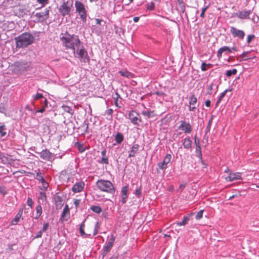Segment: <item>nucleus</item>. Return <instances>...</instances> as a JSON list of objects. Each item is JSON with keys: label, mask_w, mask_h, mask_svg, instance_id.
I'll return each instance as SVG.
<instances>
[{"label": "nucleus", "mask_w": 259, "mask_h": 259, "mask_svg": "<svg viewBox=\"0 0 259 259\" xmlns=\"http://www.w3.org/2000/svg\"><path fill=\"white\" fill-rule=\"evenodd\" d=\"M100 162L101 163L108 164V159L107 156L102 157Z\"/></svg>", "instance_id": "obj_43"}, {"label": "nucleus", "mask_w": 259, "mask_h": 259, "mask_svg": "<svg viewBox=\"0 0 259 259\" xmlns=\"http://www.w3.org/2000/svg\"><path fill=\"white\" fill-rule=\"evenodd\" d=\"M123 139L124 138L123 135L119 132H118L115 136V140L116 143L118 144H121L123 141Z\"/></svg>", "instance_id": "obj_23"}, {"label": "nucleus", "mask_w": 259, "mask_h": 259, "mask_svg": "<svg viewBox=\"0 0 259 259\" xmlns=\"http://www.w3.org/2000/svg\"><path fill=\"white\" fill-rule=\"evenodd\" d=\"M69 213V209L68 205H66L65 207L63 209V211L61 214V218H64L65 217L66 214Z\"/></svg>", "instance_id": "obj_30"}, {"label": "nucleus", "mask_w": 259, "mask_h": 259, "mask_svg": "<svg viewBox=\"0 0 259 259\" xmlns=\"http://www.w3.org/2000/svg\"><path fill=\"white\" fill-rule=\"evenodd\" d=\"M211 121H212V119H210L209 120V122H208V124L206 128V134L209 132V131H210V126H211Z\"/></svg>", "instance_id": "obj_46"}, {"label": "nucleus", "mask_w": 259, "mask_h": 259, "mask_svg": "<svg viewBox=\"0 0 259 259\" xmlns=\"http://www.w3.org/2000/svg\"><path fill=\"white\" fill-rule=\"evenodd\" d=\"M75 7L76 11L78 13L81 19L83 21H85L87 18V13L84 5L80 2L75 1Z\"/></svg>", "instance_id": "obj_6"}, {"label": "nucleus", "mask_w": 259, "mask_h": 259, "mask_svg": "<svg viewBox=\"0 0 259 259\" xmlns=\"http://www.w3.org/2000/svg\"><path fill=\"white\" fill-rule=\"evenodd\" d=\"M42 103L44 104L43 107L39 110H36L35 111V114L38 113H43L45 111L46 107L48 106V101L47 99H44V103Z\"/></svg>", "instance_id": "obj_24"}, {"label": "nucleus", "mask_w": 259, "mask_h": 259, "mask_svg": "<svg viewBox=\"0 0 259 259\" xmlns=\"http://www.w3.org/2000/svg\"><path fill=\"white\" fill-rule=\"evenodd\" d=\"M203 210H200V211H199L197 214H196L195 215V219L196 220H199L201 218H202V215H203Z\"/></svg>", "instance_id": "obj_38"}, {"label": "nucleus", "mask_w": 259, "mask_h": 259, "mask_svg": "<svg viewBox=\"0 0 259 259\" xmlns=\"http://www.w3.org/2000/svg\"><path fill=\"white\" fill-rule=\"evenodd\" d=\"M237 69H233V70H227L226 73V75L228 77L231 76L232 75H235L237 73Z\"/></svg>", "instance_id": "obj_27"}, {"label": "nucleus", "mask_w": 259, "mask_h": 259, "mask_svg": "<svg viewBox=\"0 0 259 259\" xmlns=\"http://www.w3.org/2000/svg\"><path fill=\"white\" fill-rule=\"evenodd\" d=\"M210 100H207L206 101H205V106H207V107H209L210 106Z\"/></svg>", "instance_id": "obj_63"}, {"label": "nucleus", "mask_w": 259, "mask_h": 259, "mask_svg": "<svg viewBox=\"0 0 259 259\" xmlns=\"http://www.w3.org/2000/svg\"><path fill=\"white\" fill-rule=\"evenodd\" d=\"M206 66L210 68L211 66L210 64H206L205 62H202L201 66V69L202 71H205L207 70Z\"/></svg>", "instance_id": "obj_32"}, {"label": "nucleus", "mask_w": 259, "mask_h": 259, "mask_svg": "<svg viewBox=\"0 0 259 259\" xmlns=\"http://www.w3.org/2000/svg\"><path fill=\"white\" fill-rule=\"evenodd\" d=\"M84 187V183L83 182H79L75 184L72 188V191L74 193L81 192Z\"/></svg>", "instance_id": "obj_14"}, {"label": "nucleus", "mask_w": 259, "mask_h": 259, "mask_svg": "<svg viewBox=\"0 0 259 259\" xmlns=\"http://www.w3.org/2000/svg\"><path fill=\"white\" fill-rule=\"evenodd\" d=\"M153 113L152 111H151L147 109H145L144 110H143L142 111V114L148 118H149L151 116V114Z\"/></svg>", "instance_id": "obj_26"}, {"label": "nucleus", "mask_w": 259, "mask_h": 259, "mask_svg": "<svg viewBox=\"0 0 259 259\" xmlns=\"http://www.w3.org/2000/svg\"><path fill=\"white\" fill-rule=\"evenodd\" d=\"M37 153L42 159L45 160H49L52 156V153L47 149L43 150L41 152Z\"/></svg>", "instance_id": "obj_13"}, {"label": "nucleus", "mask_w": 259, "mask_h": 259, "mask_svg": "<svg viewBox=\"0 0 259 259\" xmlns=\"http://www.w3.org/2000/svg\"><path fill=\"white\" fill-rule=\"evenodd\" d=\"M60 40L66 49H71L72 50L81 43L78 35L75 34L70 35L67 32L64 35L60 36Z\"/></svg>", "instance_id": "obj_1"}, {"label": "nucleus", "mask_w": 259, "mask_h": 259, "mask_svg": "<svg viewBox=\"0 0 259 259\" xmlns=\"http://www.w3.org/2000/svg\"><path fill=\"white\" fill-rule=\"evenodd\" d=\"M183 144L185 148L189 149L191 147L192 141L190 140V138H186L184 139Z\"/></svg>", "instance_id": "obj_22"}, {"label": "nucleus", "mask_w": 259, "mask_h": 259, "mask_svg": "<svg viewBox=\"0 0 259 259\" xmlns=\"http://www.w3.org/2000/svg\"><path fill=\"white\" fill-rule=\"evenodd\" d=\"M221 49H222V50L224 52L226 51V52L231 53L230 48H229L228 47L224 46V47H222Z\"/></svg>", "instance_id": "obj_52"}, {"label": "nucleus", "mask_w": 259, "mask_h": 259, "mask_svg": "<svg viewBox=\"0 0 259 259\" xmlns=\"http://www.w3.org/2000/svg\"><path fill=\"white\" fill-rule=\"evenodd\" d=\"M25 205L24 204L23 206V207L20 209L19 210V212L16 214L14 219L12 221V225H16L20 221V220L21 219L22 220L23 219V218H22V215L23 213V210L24 208H25Z\"/></svg>", "instance_id": "obj_17"}, {"label": "nucleus", "mask_w": 259, "mask_h": 259, "mask_svg": "<svg viewBox=\"0 0 259 259\" xmlns=\"http://www.w3.org/2000/svg\"><path fill=\"white\" fill-rule=\"evenodd\" d=\"M128 118L134 124L136 125H139V124L138 122L141 121L139 113L134 110H132L129 113Z\"/></svg>", "instance_id": "obj_8"}, {"label": "nucleus", "mask_w": 259, "mask_h": 259, "mask_svg": "<svg viewBox=\"0 0 259 259\" xmlns=\"http://www.w3.org/2000/svg\"><path fill=\"white\" fill-rule=\"evenodd\" d=\"M147 8V9L151 10V11L153 10L155 8L154 3L153 2H151L149 4H148Z\"/></svg>", "instance_id": "obj_40"}, {"label": "nucleus", "mask_w": 259, "mask_h": 259, "mask_svg": "<svg viewBox=\"0 0 259 259\" xmlns=\"http://www.w3.org/2000/svg\"><path fill=\"white\" fill-rule=\"evenodd\" d=\"M41 182L42 183V187L45 189H47L49 186V184L45 180H44V181H41Z\"/></svg>", "instance_id": "obj_51"}, {"label": "nucleus", "mask_w": 259, "mask_h": 259, "mask_svg": "<svg viewBox=\"0 0 259 259\" xmlns=\"http://www.w3.org/2000/svg\"><path fill=\"white\" fill-rule=\"evenodd\" d=\"M181 124L179 126V129L184 132L185 133L189 134L192 131V126L189 123L185 121H181Z\"/></svg>", "instance_id": "obj_11"}, {"label": "nucleus", "mask_w": 259, "mask_h": 259, "mask_svg": "<svg viewBox=\"0 0 259 259\" xmlns=\"http://www.w3.org/2000/svg\"><path fill=\"white\" fill-rule=\"evenodd\" d=\"M193 214V213L188 214L185 216L182 222H179L177 223L178 226H184L188 223V222L190 220L191 217Z\"/></svg>", "instance_id": "obj_19"}, {"label": "nucleus", "mask_w": 259, "mask_h": 259, "mask_svg": "<svg viewBox=\"0 0 259 259\" xmlns=\"http://www.w3.org/2000/svg\"><path fill=\"white\" fill-rule=\"evenodd\" d=\"M113 113V110L112 109H109L106 111V114L107 115H111Z\"/></svg>", "instance_id": "obj_62"}, {"label": "nucleus", "mask_w": 259, "mask_h": 259, "mask_svg": "<svg viewBox=\"0 0 259 259\" xmlns=\"http://www.w3.org/2000/svg\"><path fill=\"white\" fill-rule=\"evenodd\" d=\"M194 142H195V144L196 146V149L197 150L198 148L200 149V146L199 144V140L198 139V140L197 139L196 136L195 137Z\"/></svg>", "instance_id": "obj_47"}, {"label": "nucleus", "mask_w": 259, "mask_h": 259, "mask_svg": "<svg viewBox=\"0 0 259 259\" xmlns=\"http://www.w3.org/2000/svg\"><path fill=\"white\" fill-rule=\"evenodd\" d=\"M224 52L223 51L222 49H221V48L218 50V53H217V56L219 58H220L222 57V53H223Z\"/></svg>", "instance_id": "obj_56"}, {"label": "nucleus", "mask_w": 259, "mask_h": 259, "mask_svg": "<svg viewBox=\"0 0 259 259\" xmlns=\"http://www.w3.org/2000/svg\"><path fill=\"white\" fill-rule=\"evenodd\" d=\"M37 2L44 6L49 3V0H36Z\"/></svg>", "instance_id": "obj_44"}, {"label": "nucleus", "mask_w": 259, "mask_h": 259, "mask_svg": "<svg viewBox=\"0 0 259 259\" xmlns=\"http://www.w3.org/2000/svg\"><path fill=\"white\" fill-rule=\"evenodd\" d=\"M141 193V190L140 188H137L135 191V195L139 196Z\"/></svg>", "instance_id": "obj_58"}, {"label": "nucleus", "mask_w": 259, "mask_h": 259, "mask_svg": "<svg viewBox=\"0 0 259 259\" xmlns=\"http://www.w3.org/2000/svg\"><path fill=\"white\" fill-rule=\"evenodd\" d=\"M35 179H37V180L41 182L42 181H44L45 179L44 178V177L42 176V174L41 173L37 172L36 175V176L35 177Z\"/></svg>", "instance_id": "obj_35"}, {"label": "nucleus", "mask_w": 259, "mask_h": 259, "mask_svg": "<svg viewBox=\"0 0 259 259\" xmlns=\"http://www.w3.org/2000/svg\"><path fill=\"white\" fill-rule=\"evenodd\" d=\"M74 56L78 58L81 62H88L90 61L87 51L82 45L81 42L73 50Z\"/></svg>", "instance_id": "obj_3"}, {"label": "nucleus", "mask_w": 259, "mask_h": 259, "mask_svg": "<svg viewBox=\"0 0 259 259\" xmlns=\"http://www.w3.org/2000/svg\"><path fill=\"white\" fill-rule=\"evenodd\" d=\"M248 52H244L241 55H240L239 57L242 59H244L245 57H247V55L248 54Z\"/></svg>", "instance_id": "obj_57"}, {"label": "nucleus", "mask_w": 259, "mask_h": 259, "mask_svg": "<svg viewBox=\"0 0 259 259\" xmlns=\"http://www.w3.org/2000/svg\"><path fill=\"white\" fill-rule=\"evenodd\" d=\"M6 130V128L5 125H3L0 126V134L2 137H4L7 135V132Z\"/></svg>", "instance_id": "obj_28"}, {"label": "nucleus", "mask_w": 259, "mask_h": 259, "mask_svg": "<svg viewBox=\"0 0 259 259\" xmlns=\"http://www.w3.org/2000/svg\"><path fill=\"white\" fill-rule=\"evenodd\" d=\"M84 221H83V222L80 224V227H79V232L80 233V235L81 236L83 237V238H87V237H89L90 236V234H88L87 233H85L84 231V228L85 227V225H84Z\"/></svg>", "instance_id": "obj_21"}, {"label": "nucleus", "mask_w": 259, "mask_h": 259, "mask_svg": "<svg viewBox=\"0 0 259 259\" xmlns=\"http://www.w3.org/2000/svg\"><path fill=\"white\" fill-rule=\"evenodd\" d=\"M127 197V195H121V202L122 204L125 203Z\"/></svg>", "instance_id": "obj_53"}, {"label": "nucleus", "mask_w": 259, "mask_h": 259, "mask_svg": "<svg viewBox=\"0 0 259 259\" xmlns=\"http://www.w3.org/2000/svg\"><path fill=\"white\" fill-rule=\"evenodd\" d=\"M230 32L234 37H237L243 39L245 36V32L241 30H239L233 26L230 27Z\"/></svg>", "instance_id": "obj_9"}, {"label": "nucleus", "mask_w": 259, "mask_h": 259, "mask_svg": "<svg viewBox=\"0 0 259 259\" xmlns=\"http://www.w3.org/2000/svg\"><path fill=\"white\" fill-rule=\"evenodd\" d=\"M73 6L72 2H64L60 5L59 8V12L61 15L65 16L70 15V13Z\"/></svg>", "instance_id": "obj_5"}, {"label": "nucleus", "mask_w": 259, "mask_h": 259, "mask_svg": "<svg viewBox=\"0 0 259 259\" xmlns=\"http://www.w3.org/2000/svg\"><path fill=\"white\" fill-rule=\"evenodd\" d=\"M112 242H107L103 248V251L102 253L103 258L110 251L113 246Z\"/></svg>", "instance_id": "obj_18"}, {"label": "nucleus", "mask_w": 259, "mask_h": 259, "mask_svg": "<svg viewBox=\"0 0 259 259\" xmlns=\"http://www.w3.org/2000/svg\"><path fill=\"white\" fill-rule=\"evenodd\" d=\"M6 111V107L5 104L1 103L0 104V112L2 113L5 114Z\"/></svg>", "instance_id": "obj_37"}, {"label": "nucleus", "mask_w": 259, "mask_h": 259, "mask_svg": "<svg viewBox=\"0 0 259 259\" xmlns=\"http://www.w3.org/2000/svg\"><path fill=\"white\" fill-rule=\"evenodd\" d=\"M96 186L102 191L112 194L115 192V188L113 185L109 181L99 180L97 182Z\"/></svg>", "instance_id": "obj_4"}, {"label": "nucleus", "mask_w": 259, "mask_h": 259, "mask_svg": "<svg viewBox=\"0 0 259 259\" xmlns=\"http://www.w3.org/2000/svg\"><path fill=\"white\" fill-rule=\"evenodd\" d=\"M35 210H36V213H37V214H41L42 212V207L40 204L36 206V207L35 208Z\"/></svg>", "instance_id": "obj_39"}, {"label": "nucleus", "mask_w": 259, "mask_h": 259, "mask_svg": "<svg viewBox=\"0 0 259 259\" xmlns=\"http://www.w3.org/2000/svg\"><path fill=\"white\" fill-rule=\"evenodd\" d=\"M80 203V200L79 199H75L74 201V204L75 206L77 207Z\"/></svg>", "instance_id": "obj_59"}, {"label": "nucleus", "mask_w": 259, "mask_h": 259, "mask_svg": "<svg viewBox=\"0 0 259 259\" xmlns=\"http://www.w3.org/2000/svg\"><path fill=\"white\" fill-rule=\"evenodd\" d=\"M225 179L228 182L241 179V174L239 172L230 173L228 176L225 178Z\"/></svg>", "instance_id": "obj_12"}, {"label": "nucleus", "mask_w": 259, "mask_h": 259, "mask_svg": "<svg viewBox=\"0 0 259 259\" xmlns=\"http://www.w3.org/2000/svg\"><path fill=\"white\" fill-rule=\"evenodd\" d=\"M15 40L17 48H25L33 42L34 37L28 32H25L15 37Z\"/></svg>", "instance_id": "obj_2"}, {"label": "nucleus", "mask_w": 259, "mask_h": 259, "mask_svg": "<svg viewBox=\"0 0 259 259\" xmlns=\"http://www.w3.org/2000/svg\"><path fill=\"white\" fill-rule=\"evenodd\" d=\"M255 38V35L253 34H249L247 36V44H250L252 40Z\"/></svg>", "instance_id": "obj_42"}, {"label": "nucleus", "mask_w": 259, "mask_h": 259, "mask_svg": "<svg viewBox=\"0 0 259 259\" xmlns=\"http://www.w3.org/2000/svg\"><path fill=\"white\" fill-rule=\"evenodd\" d=\"M42 232L40 230L39 232H38L36 235V236L34 237V238H40L42 236Z\"/></svg>", "instance_id": "obj_55"}, {"label": "nucleus", "mask_w": 259, "mask_h": 259, "mask_svg": "<svg viewBox=\"0 0 259 259\" xmlns=\"http://www.w3.org/2000/svg\"><path fill=\"white\" fill-rule=\"evenodd\" d=\"M171 155L169 154H167L164 158L163 161L158 163V167L162 170L165 169L167 167V164H168L171 160Z\"/></svg>", "instance_id": "obj_10"}, {"label": "nucleus", "mask_w": 259, "mask_h": 259, "mask_svg": "<svg viewBox=\"0 0 259 259\" xmlns=\"http://www.w3.org/2000/svg\"><path fill=\"white\" fill-rule=\"evenodd\" d=\"M128 191V186H125L122 188L121 195H127Z\"/></svg>", "instance_id": "obj_41"}, {"label": "nucleus", "mask_w": 259, "mask_h": 259, "mask_svg": "<svg viewBox=\"0 0 259 259\" xmlns=\"http://www.w3.org/2000/svg\"><path fill=\"white\" fill-rule=\"evenodd\" d=\"M27 205L30 206L31 208L32 207L33 201L32 199L29 197L27 199Z\"/></svg>", "instance_id": "obj_49"}, {"label": "nucleus", "mask_w": 259, "mask_h": 259, "mask_svg": "<svg viewBox=\"0 0 259 259\" xmlns=\"http://www.w3.org/2000/svg\"><path fill=\"white\" fill-rule=\"evenodd\" d=\"M54 199H55V201L56 203L57 202H62V199L60 197V196H56L55 197H54Z\"/></svg>", "instance_id": "obj_54"}, {"label": "nucleus", "mask_w": 259, "mask_h": 259, "mask_svg": "<svg viewBox=\"0 0 259 259\" xmlns=\"http://www.w3.org/2000/svg\"><path fill=\"white\" fill-rule=\"evenodd\" d=\"M119 73L121 75L126 77L127 78H130L132 76V73L128 71H120Z\"/></svg>", "instance_id": "obj_29"}, {"label": "nucleus", "mask_w": 259, "mask_h": 259, "mask_svg": "<svg viewBox=\"0 0 259 259\" xmlns=\"http://www.w3.org/2000/svg\"><path fill=\"white\" fill-rule=\"evenodd\" d=\"M251 13V10L238 11L236 13V16L240 19L249 18V15Z\"/></svg>", "instance_id": "obj_15"}, {"label": "nucleus", "mask_w": 259, "mask_h": 259, "mask_svg": "<svg viewBox=\"0 0 259 259\" xmlns=\"http://www.w3.org/2000/svg\"><path fill=\"white\" fill-rule=\"evenodd\" d=\"M101 154L103 157L106 156V150L105 149H104L101 152Z\"/></svg>", "instance_id": "obj_64"}, {"label": "nucleus", "mask_w": 259, "mask_h": 259, "mask_svg": "<svg viewBox=\"0 0 259 259\" xmlns=\"http://www.w3.org/2000/svg\"><path fill=\"white\" fill-rule=\"evenodd\" d=\"M98 227H99V223L97 222L96 223L95 229H94V236L96 235L98 233Z\"/></svg>", "instance_id": "obj_50"}, {"label": "nucleus", "mask_w": 259, "mask_h": 259, "mask_svg": "<svg viewBox=\"0 0 259 259\" xmlns=\"http://www.w3.org/2000/svg\"><path fill=\"white\" fill-rule=\"evenodd\" d=\"M114 241H115V237L112 235H111V238L110 239V241L108 242H112V244L113 245Z\"/></svg>", "instance_id": "obj_61"}, {"label": "nucleus", "mask_w": 259, "mask_h": 259, "mask_svg": "<svg viewBox=\"0 0 259 259\" xmlns=\"http://www.w3.org/2000/svg\"><path fill=\"white\" fill-rule=\"evenodd\" d=\"M207 8H208V6H206V7H204V8H203L202 9L201 13L200 15V16L201 18H203L204 17L205 12H206V11L207 9Z\"/></svg>", "instance_id": "obj_48"}, {"label": "nucleus", "mask_w": 259, "mask_h": 259, "mask_svg": "<svg viewBox=\"0 0 259 259\" xmlns=\"http://www.w3.org/2000/svg\"><path fill=\"white\" fill-rule=\"evenodd\" d=\"M91 209L93 211H94L97 213H100L102 211V208L99 206H94V205L92 206L91 207Z\"/></svg>", "instance_id": "obj_25"}, {"label": "nucleus", "mask_w": 259, "mask_h": 259, "mask_svg": "<svg viewBox=\"0 0 259 259\" xmlns=\"http://www.w3.org/2000/svg\"><path fill=\"white\" fill-rule=\"evenodd\" d=\"M35 18V21L44 22L47 20L49 17V10L46 8L44 12L36 13L34 15Z\"/></svg>", "instance_id": "obj_7"}, {"label": "nucleus", "mask_w": 259, "mask_h": 259, "mask_svg": "<svg viewBox=\"0 0 259 259\" xmlns=\"http://www.w3.org/2000/svg\"><path fill=\"white\" fill-rule=\"evenodd\" d=\"M228 92V90H226L225 91H224L221 95L220 97H219V99L218 100V101H217V103H216V105H218V104L220 103V102L221 101V100H222V99L224 97V96H225V95L226 94V93Z\"/></svg>", "instance_id": "obj_34"}, {"label": "nucleus", "mask_w": 259, "mask_h": 259, "mask_svg": "<svg viewBox=\"0 0 259 259\" xmlns=\"http://www.w3.org/2000/svg\"><path fill=\"white\" fill-rule=\"evenodd\" d=\"M49 226V224L48 223H46L44 224L41 230V231L42 232H44L46 231L48 229Z\"/></svg>", "instance_id": "obj_45"}, {"label": "nucleus", "mask_w": 259, "mask_h": 259, "mask_svg": "<svg viewBox=\"0 0 259 259\" xmlns=\"http://www.w3.org/2000/svg\"><path fill=\"white\" fill-rule=\"evenodd\" d=\"M62 108L65 112L69 113L71 114H72L73 113V110L70 107H69L68 106L63 105L62 106Z\"/></svg>", "instance_id": "obj_33"}, {"label": "nucleus", "mask_w": 259, "mask_h": 259, "mask_svg": "<svg viewBox=\"0 0 259 259\" xmlns=\"http://www.w3.org/2000/svg\"><path fill=\"white\" fill-rule=\"evenodd\" d=\"M197 98L194 96V95H193L190 98V100H189V109L190 111H194L196 107V104L197 103Z\"/></svg>", "instance_id": "obj_16"}, {"label": "nucleus", "mask_w": 259, "mask_h": 259, "mask_svg": "<svg viewBox=\"0 0 259 259\" xmlns=\"http://www.w3.org/2000/svg\"><path fill=\"white\" fill-rule=\"evenodd\" d=\"M39 195L40 196L38 198L39 200H41L42 202L46 200V195L45 192H40Z\"/></svg>", "instance_id": "obj_36"}, {"label": "nucleus", "mask_w": 259, "mask_h": 259, "mask_svg": "<svg viewBox=\"0 0 259 259\" xmlns=\"http://www.w3.org/2000/svg\"><path fill=\"white\" fill-rule=\"evenodd\" d=\"M213 87V84L212 83L210 84V85L209 86V87L208 88V93L209 94H211V93H210V91L212 89V88Z\"/></svg>", "instance_id": "obj_60"}, {"label": "nucleus", "mask_w": 259, "mask_h": 259, "mask_svg": "<svg viewBox=\"0 0 259 259\" xmlns=\"http://www.w3.org/2000/svg\"><path fill=\"white\" fill-rule=\"evenodd\" d=\"M34 97V99L35 100H38L39 99H41L42 100H41V103H44V99H45V98H44L43 97V95L42 94H40V93H37L35 96H33Z\"/></svg>", "instance_id": "obj_31"}, {"label": "nucleus", "mask_w": 259, "mask_h": 259, "mask_svg": "<svg viewBox=\"0 0 259 259\" xmlns=\"http://www.w3.org/2000/svg\"><path fill=\"white\" fill-rule=\"evenodd\" d=\"M139 145L138 144H134L132 147V150L130 151L128 157H134L135 156L136 153L137 152L139 148Z\"/></svg>", "instance_id": "obj_20"}]
</instances>
